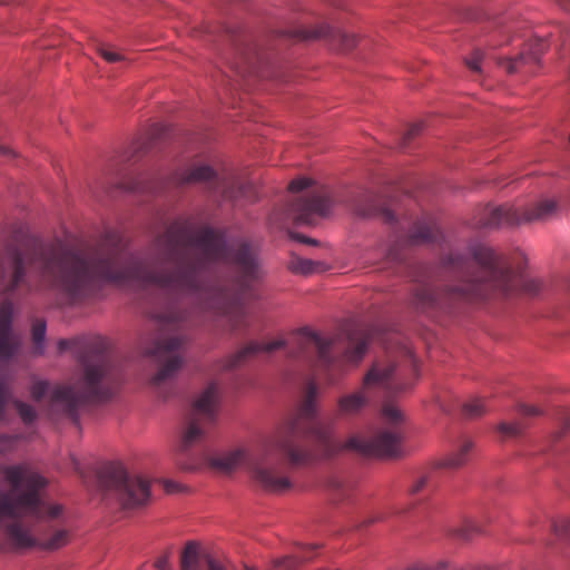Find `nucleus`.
Instances as JSON below:
<instances>
[{"label": "nucleus", "mask_w": 570, "mask_h": 570, "mask_svg": "<svg viewBox=\"0 0 570 570\" xmlns=\"http://www.w3.org/2000/svg\"><path fill=\"white\" fill-rule=\"evenodd\" d=\"M155 247L167 262L178 265L174 271L153 272L146 261L129 253L118 232H106L100 249L85 254L56 243H40L33 249V262L40 264L43 277L58 281L72 303L95 296L104 284L138 283L178 291L200 288V273L218 262L235 264L240 277L237 288L243 294L262 277L257 254L245 239L229 242L223 230L195 228L189 222L176 220L155 239Z\"/></svg>", "instance_id": "1"}, {"label": "nucleus", "mask_w": 570, "mask_h": 570, "mask_svg": "<svg viewBox=\"0 0 570 570\" xmlns=\"http://www.w3.org/2000/svg\"><path fill=\"white\" fill-rule=\"evenodd\" d=\"M438 278L458 282L436 289L434 278L415 289L414 306L422 313L434 316L436 313H454L464 304L492 295L508 296L518 292L537 294L541 288L538 279L530 278L512 269L508 257L492 247L474 242L465 253L451 252L438 267Z\"/></svg>", "instance_id": "2"}, {"label": "nucleus", "mask_w": 570, "mask_h": 570, "mask_svg": "<svg viewBox=\"0 0 570 570\" xmlns=\"http://www.w3.org/2000/svg\"><path fill=\"white\" fill-rule=\"evenodd\" d=\"M318 387L315 379L307 383L306 396L296 413L291 417L276 440L279 454L292 465L307 464L316 459L307 445V440L316 442L324 458H330L343 450H353L364 456L393 458L400 453L401 438L397 433L383 431L371 439L350 438L345 443L334 438L335 424L317 417L316 399Z\"/></svg>", "instance_id": "3"}, {"label": "nucleus", "mask_w": 570, "mask_h": 570, "mask_svg": "<svg viewBox=\"0 0 570 570\" xmlns=\"http://www.w3.org/2000/svg\"><path fill=\"white\" fill-rule=\"evenodd\" d=\"M60 352L72 351L83 368L81 390L76 391L71 385L58 384L50 391L51 402L61 406L79 425V410L89 403L102 402L111 396L109 387L102 384L110 371V362L106 354L107 345L101 337H78L60 340Z\"/></svg>", "instance_id": "4"}, {"label": "nucleus", "mask_w": 570, "mask_h": 570, "mask_svg": "<svg viewBox=\"0 0 570 570\" xmlns=\"http://www.w3.org/2000/svg\"><path fill=\"white\" fill-rule=\"evenodd\" d=\"M557 212L558 202L552 198H542L522 210L513 205L485 206L473 218L471 226L476 229L514 227L521 224L548 220Z\"/></svg>", "instance_id": "5"}, {"label": "nucleus", "mask_w": 570, "mask_h": 570, "mask_svg": "<svg viewBox=\"0 0 570 570\" xmlns=\"http://www.w3.org/2000/svg\"><path fill=\"white\" fill-rule=\"evenodd\" d=\"M98 482L126 510L144 507L150 499L149 483L138 475L128 474L120 463L102 465L98 471Z\"/></svg>", "instance_id": "6"}, {"label": "nucleus", "mask_w": 570, "mask_h": 570, "mask_svg": "<svg viewBox=\"0 0 570 570\" xmlns=\"http://www.w3.org/2000/svg\"><path fill=\"white\" fill-rule=\"evenodd\" d=\"M173 181L177 186L204 184L212 193L224 200L237 202L247 197L252 185L240 181L235 175L227 173L219 175L207 164H195L181 168L173 175Z\"/></svg>", "instance_id": "7"}, {"label": "nucleus", "mask_w": 570, "mask_h": 570, "mask_svg": "<svg viewBox=\"0 0 570 570\" xmlns=\"http://www.w3.org/2000/svg\"><path fill=\"white\" fill-rule=\"evenodd\" d=\"M218 409V387L210 383L195 400L194 414L181 430L177 450L187 454L194 448L200 446L207 438L206 424L213 423Z\"/></svg>", "instance_id": "8"}, {"label": "nucleus", "mask_w": 570, "mask_h": 570, "mask_svg": "<svg viewBox=\"0 0 570 570\" xmlns=\"http://www.w3.org/2000/svg\"><path fill=\"white\" fill-rule=\"evenodd\" d=\"M334 342L324 338L308 327L298 330L291 340L289 355L293 358L309 360L312 354L316 353V368L330 385L337 383V377L333 374L335 360L331 355Z\"/></svg>", "instance_id": "9"}, {"label": "nucleus", "mask_w": 570, "mask_h": 570, "mask_svg": "<svg viewBox=\"0 0 570 570\" xmlns=\"http://www.w3.org/2000/svg\"><path fill=\"white\" fill-rule=\"evenodd\" d=\"M549 47L547 39L533 37L527 40L522 50L514 57H492L482 49H474L464 58L466 66L471 71H483V68L490 67L488 61L494 59L498 67L505 68V71H518L521 68L538 65L546 49Z\"/></svg>", "instance_id": "10"}, {"label": "nucleus", "mask_w": 570, "mask_h": 570, "mask_svg": "<svg viewBox=\"0 0 570 570\" xmlns=\"http://www.w3.org/2000/svg\"><path fill=\"white\" fill-rule=\"evenodd\" d=\"M169 325L170 324H164L161 333L156 338L154 346L147 352V354L155 357L158 363H164L163 367L153 377V384L156 386L175 377L184 361L180 351L187 338L185 335L177 333L166 335L165 331Z\"/></svg>", "instance_id": "11"}, {"label": "nucleus", "mask_w": 570, "mask_h": 570, "mask_svg": "<svg viewBox=\"0 0 570 570\" xmlns=\"http://www.w3.org/2000/svg\"><path fill=\"white\" fill-rule=\"evenodd\" d=\"M277 37L294 41L324 40L334 51L347 52L358 42L356 35L328 23H321L314 28L291 27L277 31Z\"/></svg>", "instance_id": "12"}, {"label": "nucleus", "mask_w": 570, "mask_h": 570, "mask_svg": "<svg viewBox=\"0 0 570 570\" xmlns=\"http://www.w3.org/2000/svg\"><path fill=\"white\" fill-rule=\"evenodd\" d=\"M395 368L392 365L381 367L374 365L363 379L361 391L343 395L337 401V415L342 417L355 416L366 406L368 402L367 390L371 387L389 389Z\"/></svg>", "instance_id": "13"}, {"label": "nucleus", "mask_w": 570, "mask_h": 570, "mask_svg": "<svg viewBox=\"0 0 570 570\" xmlns=\"http://www.w3.org/2000/svg\"><path fill=\"white\" fill-rule=\"evenodd\" d=\"M333 203L326 194H313L297 197L289 207V213L298 224H312L313 216L330 215Z\"/></svg>", "instance_id": "14"}, {"label": "nucleus", "mask_w": 570, "mask_h": 570, "mask_svg": "<svg viewBox=\"0 0 570 570\" xmlns=\"http://www.w3.org/2000/svg\"><path fill=\"white\" fill-rule=\"evenodd\" d=\"M12 303H3L0 308V360L4 361L14 357L22 345L20 336L12 331Z\"/></svg>", "instance_id": "15"}, {"label": "nucleus", "mask_w": 570, "mask_h": 570, "mask_svg": "<svg viewBox=\"0 0 570 570\" xmlns=\"http://www.w3.org/2000/svg\"><path fill=\"white\" fill-rule=\"evenodd\" d=\"M234 51L236 59L244 61V63L255 66H269L276 58L274 50L265 48L262 45L253 41L249 38H242L234 43Z\"/></svg>", "instance_id": "16"}, {"label": "nucleus", "mask_w": 570, "mask_h": 570, "mask_svg": "<svg viewBox=\"0 0 570 570\" xmlns=\"http://www.w3.org/2000/svg\"><path fill=\"white\" fill-rule=\"evenodd\" d=\"M253 478L265 491L272 493H282L292 485L289 479L279 473L278 465L267 462L254 466Z\"/></svg>", "instance_id": "17"}, {"label": "nucleus", "mask_w": 570, "mask_h": 570, "mask_svg": "<svg viewBox=\"0 0 570 570\" xmlns=\"http://www.w3.org/2000/svg\"><path fill=\"white\" fill-rule=\"evenodd\" d=\"M286 346V342L284 340H276L268 343H259V342H250L245 347L237 351L235 354L228 356L223 364L224 370H233L237 366L244 364L248 358L254 355L265 352L269 353Z\"/></svg>", "instance_id": "18"}, {"label": "nucleus", "mask_w": 570, "mask_h": 570, "mask_svg": "<svg viewBox=\"0 0 570 570\" xmlns=\"http://www.w3.org/2000/svg\"><path fill=\"white\" fill-rule=\"evenodd\" d=\"M443 238L438 223L430 217L417 219L409 232L406 242L410 245L433 244Z\"/></svg>", "instance_id": "19"}, {"label": "nucleus", "mask_w": 570, "mask_h": 570, "mask_svg": "<svg viewBox=\"0 0 570 570\" xmlns=\"http://www.w3.org/2000/svg\"><path fill=\"white\" fill-rule=\"evenodd\" d=\"M348 346L345 357L348 362L357 364L365 355L371 342V333L367 328L353 327L346 332Z\"/></svg>", "instance_id": "20"}, {"label": "nucleus", "mask_w": 570, "mask_h": 570, "mask_svg": "<svg viewBox=\"0 0 570 570\" xmlns=\"http://www.w3.org/2000/svg\"><path fill=\"white\" fill-rule=\"evenodd\" d=\"M7 253L9 261L12 264L13 273L6 292L8 294H13L26 279V256L24 253L17 246H9Z\"/></svg>", "instance_id": "21"}, {"label": "nucleus", "mask_w": 570, "mask_h": 570, "mask_svg": "<svg viewBox=\"0 0 570 570\" xmlns=\"http://www.w3.org/2000/svg\"><path fill=\"white\" fill-rule=\"evenodd\" d=\"M473 448L471 440H465L460 449L439 463L441 468L458 469L468 461V455Z\"/></svg>", "instance_id": "22"}, {"label": "nucleus", "mask_w": 570, "mask_h": 570, "mask_svg": "<svg viewBox=\"0 0 570 570\" xmlns=\"http://www.w3.org/2000/svg\"><path fill=\"white\" fill-rule=\"evenodd\" d=\"M94 47L97 53L108 63H117L126 60L125 53L110 42L95 40Z\"/></svg>", "instance_id": "23"}, {"label": "nucleus", "mask_w": 570, "mask_h": 570, "mask_svg": "<svg viewBox=\"0 0 570 570\" xmlns=\"http://www.w3.org/2000/svg\"><path fill=\"white\" fill-rule=\"evenodd\" d=\"M200 558V546L197 541H187L180 558L181 570H194Z\"/></svg>", "instance_id": "24"}, {"label": "nucleus", "mask_w": 570, "mask_h": 570, "mask_svg": "<svg viewBox=\"0 0 570 570\" xmlns=\"http://www.w3.org/2000/svg\"><path fill=\"white\" fill-rule=\"evenodd\" d=\"M244 458L245 453L243 450H234L214 458L212 460V465L220 470L229 471L239 465Z\"/></svg>", "instance_id": "25"}, {"label": "nucleus", "mask_w": 570, "mask_h": 570, "mask_svg": "<svg viewBox=\"0 0 570 570\" xmlns=\"http://www.w3.org/2000/svg\"><path fill=\"white\" fill-rule=\"evenodd\" d=\"M328 487L333 491L334 500L337 502L348 500L354 490V483L352 481L344 480L338 476L331 478Z\"/></svg>", "instance_id": "26"}, {"label": "nucleus", "mask_w": 570, "mask_h": 570, "mask_svg": "<svg viewBox=\"0 0 570 570\" xmlns=\"http://www.w3.org/2000/svg\"><path fill=\"white\" fill-rule=\"evenodd\" d=\"M8 534L18 548H31L36 544V540L29 530L18 523L8 527Z\"/></svg>", "instance_id": "27"}, {"label": "nucleus", "mask_w": 570, "mask_h": 570, "mask_svg": "<svg viewBox=\"0 0 570 570\" xmlns=\"http://www.w3.org/2000/svg\"><path fill=\"white\" fill-rule=\"evenodd\" d=\"M46 334L47 323L43 320H38L32 326V340L35 342V352L42 355L46 348Z\"/></svg>", "instance_id": "28"}, {"label": "nucleus", "mask_w": 570, "mask_h": 570, "mask_svg": "<svg viewBox=\"0 0 570 570\" xmlns=\"http://www.w3.org/2000/svg\"><path fill=\"white\" fill-rule=\"evenodd\" d=\"M487 411L485 403L480 397H473L463 404L462 412L468 419H475L484 414Z\"/></svg>", "instance_id": "29"}, {"label": "nucleus", "mask_w": 570, "mask_h": 570, "mask_svg": "<svg viewBox=\"0 0 570 570\" xmlns=\"http://www.w3.org/2000/svg\"><path fill=\"white\" fill-rule=\"evenodd\" d=\"M318 263L307 258H296L291 262L292 272L303 275H309L317 271Z\"/></svg>", "instance_id": "30"}, {"label": "nucleus", "mask_w": 570, "mask_h": 570, "mask_svg": "<svg viewBox=\"0 0 570 570\" xmlns=\"http://www.w3.org/2000/svg\"><path fill=\"white\" fill-rule=\"evenodd\" d=\"M13 404L24 424H32L36 421L37 412L33 406L20 400H14Z\"/></svg>", "instance_id": "31"}, {"label": "nucleus", "mask_w": 570, "mask_h": 570, "mask_svg": "<svg viewBox=\"0 0 570 570\" xmlns=\"http://www.w3.org/2000/svg\"><path fill=\"white\" fill-rule=\"evenodd\" d=\"M68 541V532L66 530H57L45 543L43 548L56 550L65 546Z\"/></svg>", "instance_id": "32"}, {"label": "nucleus", "mask_w": 570, "mask_h": 570, "mask_svg": "<svg viewBox=\"0 0 570 570\" xmlns=\"http://www.w3.org/2000/svg\"><path fill=\"white\" fill-rule=\"evenodd\" d=\"M433 481V473H428L419 476L410 487L409 492L414 495L420 493L423 489L429 488Z\"/></svg>", "instance_id": "33"}, {"label": "nucleus", "mask_w": 570, "mask_h": 570, "mask_svg": "<svg viewBox=\"0 0 570 570\" xmlns=\"http://www.w3.org/2000/svg\"><path fill=\"white\" fill-rule=\"evenodd\" d=\"M423 126H424L423 122L413 124L406 130V132L403 135L401 144H400V148H402V149L406 148L407 145L410 144V141L422 132Z\"/></svg>", "instance_id": "34"}, {"label": "nucleus", "mask_w": 570, "mask_h": 570, "mask_svg": "<svg viewBox=\"0 0 570 570\" xmlns=\"http://www.w3.org/2000/svg\"><path fill=\"white\" fill-rule=\"evenodd\" d=\"M11 392L8 384L0 380V421L4 419L6 406L10 401Z\"/></svg>", "instance_id": "35"}, {"label": "nucleus", "mask_w": 570, "mask_h": 570, "mask_svg": "<svg viewBox=\"0 0 570 570\" xmlns=\"http://www.w3.org/2000/svg\"><path fill=\"white\" fill-rule=\"evenodd\" d=\"M49 386L48 381L45 380L35 382L30 390L32 399L40 401L49 392Z\"/></svg>", "instance_id": "36"}, {"label": "nucleus", "mask_w": 570, "mask_h": 570, "mask_svg": "<svg viewBox=\"0 0 570 570\" xmlns=\"http://www.w3.org/2000/svg\"><path fill=\"white\" fill-rule=\"evenodd\" d=\"M524 426L519 422L511 423H500L499 431L508 436H517L520 435L523 431Z\"/></svg>", "instance_id": "37"}, {"label": "nucleus", "mask_w": 570, "mask_h": 570, "mask_svg": "<svg viewBox=\"0 0 570 570\" xmlns=\"http://www.w3.org/2000/svg\"><path fill=\"white\" fill-rule=\"evenodd\" d=\"M298 564L299 560L292 556H285L274 561L275 568H283L285 570H294Z\"/></svg>", "instance_id": "38"}, {"label": "nucleus", "mask_w": 570, "mask_h": 570, "mask_svg": "<svg viewBox=\"0 0 570 570\" xmlns=\"http://www.w3.org/2000/svg\"><path fill=\"white\" fill-rule=\"evenodd\" d=\"M382 414L391 423H399L403 417L401 411L394 405L384 406Z\"/></svg>", "instance_id": "39"}, {"label": "nucleus", "mask_w": 570, "mask_h": 570, "mask_svg": "<svg viewBox=\"0 0 570 570\" xmlns=\"http://www.w3.org/2000/svg\"><path fill=\"white\" fill-rule=\"evenodd\" d=\"M480 532V528L479 525L472 521V520H468L465 522V525L458 530V535L463 538V539H470L472 538V535H474L475 533H479Z\"/></svg>", "instance_id": "40"}, {"label": "nucleus", "mask_w": 570, "mask_h": 570, "mask_svg": "<svg viewBox=\"0 0 570 570\" xmlns=\"http://www.w3.org/2000/svg\"><path fill=\"white\" fill-rule=\"evenodd\" d=\"M312 185V180L306 177H299L291 181L288 189L292 193H299Z\"/></svg>", "instance_id": "41"}, {"label": "nucleus", "mask_w": 570, "mask_h": 570, "mask_svg": "<svg viewBox=\"0 0 570 570\" xmlns=\"http://www.w3.org/2000/svg\"><path fill=\"white\" fill-rule=\"evenodd\" d=\"M170 558L171 551L168 550L157 558V560L155 561V568H157L158 570H171Z\"/></svg>", "instance_id": "42"}, {"label": "nucleus", "mask_w": 570, "mask_h": 570, "mask_svg": "<svg viewBox=\"0 0 570 570\" xmlns=\"http://www.w3.org/2000/svg\"><path fill=\"white\" fill-rule=\"evenodd\" d=\"M554 532L559 537L570 538V520H563L554 524Z\"/></svg>", "instance_id": "43"}, {"label": "nucleus", "mask_w": 570, "mask_h": 570, "mask_svg": "<svg viewBox=\"0 0 570 570\" xmlns=\"http://www.w3.org/2000/svg\"><path fill=\"white\" fill-rule=\"evenodd\" d=\"M519 412L527 416H535L540 414V410L537 406L527 404L519 405Z\"/></svg>", "instance_id": "44"}, {"label": "nucleus", "mask_w": 570, "mask_h": 570, "mask_svg": "<svg viewBox=\"0 0 570 570\" xmlns=\"http://www.w3.org/2000/svg\"><path fill=\"white\" fill-rule=\"evenodd\" d=\"M291 238L298 242V243H302V244H308V245H316L317 244V240L316 239H313L311 237H307L303 234H299V233H291L289 234Z\"/></svg>", "instance_id": "45"}, {"label": "nucleus", "mask_w": 570, "mask_h": 570, "mask_svg": "<svg viewBox=\"0 0 570 570\" xmlns=\"http://www.w3.org/2000/svg\"><path fill=\"white\" fill-rule=\"evenodd\" d=\"M168 131V127L165 125H156L153 128V138H161Z\"/></svg>", "instance_id": "46"}, {"label": "nucleus", "mask_w": 570, "mask_h": 570, "mask_svg": "<svg viewBox=\"0 0 570 570\" xmlns=\"http://www.w3.org/2000/svg\"><path fill=\"white\" fill-rule=\"evenodd\" d=\"M381 214L386 223L392 224L396 219L395 214L389 208H382Z\"/></svg>", "instance_id": "47"}, {"label": "nucleus", "mask_w": 570, "mask_h": 570, "mask_svg": "<svg viewBox=\"0 0 570 570\" xmlns=\"http://www.w3.org/2000/svg\"><path fill=\"white\" fill-rule=\"evenodd\" d=\"M207 564L209 570H225V568L214 558H208Z\"/></svg>", "instance_id": "48"}, {"label": "nucleus", "mask_w": 570, "mask_h": 570, "mask_svg": "<svg viewBox=\"0 0 570 570\" xmlns=\"http://www.w3.org/2000/svg\"><path fill=\"white\" fill-rule=\"evenodd\" d=\"M0 154L3 156H14L11 148L0 145Z\"/></svg>", "instance_id": "49"}, {"label": "nucleus", "mask_w": 570, "mask_h": 570, "mask_svg": "<svg viewBox=\"0 0 570 570\" xmlns=\"http://www.w3.org/2000/svg\"><path fill=\"white\" fill-rule=\"evenodd\" d=\"M564 10H570V0H556Z\"/></svg>", "instance_id": "50"}, {"label": "nucleus", "mask_w": 570, "mask_h": 570, "mask_svg": "<svg viewBox=\"0 0 570 570\" xmlns=\"http://www.w3.org/2000/svg\"><path fill=\"white\" fill-rule=\"evenodd\" d=\"M509 41H510L509 37H505L503 40H500V41L491 40L490 46L494 48L497 46H501V45L507 43Z\"/></svg>", "instance_id": "51"}, {"label": "nucleus", "mask_w": 570, "mask_h": 570, "mask_svg": "<svg viewBox=\"0 0 570 570\" xmlns=\"http://www.w3.org/2000/svg\"><path fill=\"white\" fill-rule=\"evenodd\" d=\"M132 190H147L148 188L147 187H140L138 185H135L131 187Z\"/></svg>", "instance_id": "52"}, {"label": "nucleus", "mask_w": 570, "mask_h": 570, "mask_svg": "<svg viewBox=\"0 0 570 570\" xmlns=\"http://www.w3.org/2000/svg\"><path fill=\"white\" fill-rule=\"evenodd\" d=\"M7 441H8V438H7V436H2V438H0V443H2V442H7Z\"/></svg>", "instance_id": "53"}]
</instances>
